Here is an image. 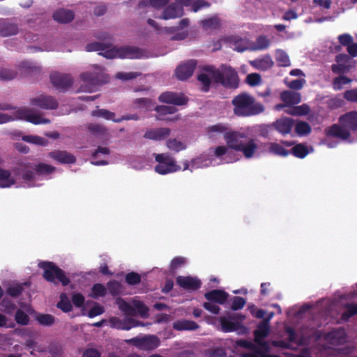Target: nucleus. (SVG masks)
<instances>
[{"label":"nucleus","instance_id":"obj_38","mask_svg":"<svg viewBox=\"0 0 357 357\" xmlns=\"http://www.w3.org/2000/svg\"><path fill=\"white\" fill-rule=\"evenodd\" d=\"M345 311L342 314L341 319L344 321L357 314V303H346L344 305Z\"/></svg>","mask_w":357,"mask_h":357},{"label":"nucleus","instance_id":"obj_42","mask_svg":"<svg viewBox=\"0 0 357 357\" xmlns=\"http://www.w3.org/2000/svg\"><path fill=\"white\" fill-rule=\"evenodd\" d=\"M269 151L275 155L286 157L290 154L289 151L286 150L281 144L273 142L270 144Z\"/></svg>","mask_w":357,"mask_h":357},{"label":"nucleus","instance_id":"obj_63","mask_svg":"<svg viewBox=\"0 0 357 357\" xmlns=\"http://www.w3.org/2000/svg\"><path fill=\"white\" fill-rule=\"evenodd\" d=\"M17 75V73L15 70L6 68L0 69V79L11 80L15 78Z\"/></svg>","mask_w":357,"mask_h":357},{"label":"nucleus","instance_id":"obj_52","mask_svg":"<svg viewBox=\"0 0 357 357\" xmlns=\"http://www.w3.org/2000/svg\"><path fill=\"white\" fill-rule=\"evenodd\" d=\"M15 320L20 325L26 326L29 323L30 318L23 310L18 309L15 314Z\"/></svg>","mask_w":357,"mask_h":357},{"label":"nucleus","instance_id":"obj_12","mask_svg":"<svg viewBox=\"0 0 357 357\" xmlns=\"http://www.w3.org/2000/svg\"><path fill=\"white\" fill-rule=\"evenodd\" d=\"M109 322L112 328L124 331H128L138 326H143L142 323L130 317L122 320L119 317H112L109 319Z\"/></svg>","mask_w":357,"mask_h":357},{"label":"nucleus","instance_id":"obj_31","mask_svg":"<svg viewBox=\"0 0 357 357\" xmlns=\"http://www.w3.org/2000/svg\"><path fill=\"white\" fill-rule=\"evenodd\" d=\"M199 327L195 321L186 319L178 320L173 324V328L176 331H195Z\"/></svg>","mask_w":357,"mask_h":357},{"label":"nucleus","instance_id":"obj_51","mask_svg":"<svg viewBox=\"0 0 357 357\" xmlns=\"http://www.w3.org/2000/svg\"><path fill=\"white\" fill-rule=\"evenodd\" d=\"M250 351L243 354V357H265L268 351H265L260 346L257 344L255 348H252Z\"/></svg>","mask_w":357,"mask_h":357},{"label":"nucleus","instance_id":"obj_56","mask_svg":"<svg viewBox=\"0 0 357 357\" xmlns=\"http://www.w3.org/2000/svg\"><path fill=\"white\" fill-rule=\"evenodd\" d=\"M202 25L204 29H216L220 26V19L217 17H212L202 21Z\"/></svg>","mask_w":357,"mask_h":357},{"label":"nucleus","instance_id":"obj_37","mask_svg":"<svg viewBox=\"0 0 357 357\" xmlns=\"http://www.w3.org/2000/svg\"><path fill=\"white\" fill-rule=\"evenodd\" d=\"M86 127L91 134L96 136H104L107 132V128L100 123H89Z\"/></svg>","mask_w":357,"mask_h":357},{"label":"nucleus","instance_id":"obj_9","mask_svg":"<svg viewBox=\"0 0 357 357\" xmlns=\"http://www.w3.org/2000/svg\"><path fill=\"white\" fill-rule=\"evenodd\" d=\"M52 85L60 91H66L73 84V79L70 75L60 73H52L50 76Z\"/></svg>","mask_w":357,"mask_h":357},{"label":"nucleus","instance_id":"obj_41","mask_svg":"<svg viewBox=\"0 0 357 357\" xmlns=\"http://www.w3.org/2000/svg\"><path fill=\"white\" fill-rule=\"evenodd\" d=\"M91 115L96 117H102L106 120H112L116 122L115 113L105 109H99L91 112Z\"/></svg>","mask_w":357,"mask_h":357},{"label":"nucleus","instance_id":"obj_50","mask_svg":"<svg viewBox=\"0 0 357 357\" xmlns=\"http://www.w3.org/2000/svg\"><path fill=\"white\" fill-rule=\"evenodd\" d=\"M36 320L42 326H50L54 324L55 318L50 314H40L37 316Z\"/></svg>","mask_w":357,"mask_h":357},{"label":"nucleus","instance_id":"obj_40","mask_svg":"<svg viewBox=\"0 0 357 357\" xmlns=\"http://www.w3.org/2000/svg\"><path fill=\"white\" fill-rule=\"evenodd\" d=\"M134 107L135 109H144L146 110H151L153 103L150 98H136L133 101Z\"/></svg>","mask_w":357,"mask_h":357},{"label":"nucleus","instance_id":"obj_58","mask_svg":"<svg viewBox=\"0 0 357 357\" xmlns=\"http://www.w3.org/2000/svg\"><path fill=\"white\" fill-rule=\"evenodd\" d=\"M154 110L160 115H166L174 114L177 109L174 106L158 105L154 108Z\"/></svg>","mask_w":357,"mask_h":357},{"label":"nucleus","instance_id":"obj_11","mask_svg":"<svg viewBox=\"0 0 357 357\" xmlns=\"http://www.w3.org/2000/svg\"><path fill=\"white\" fill-rule=\"evenodd\" d=\"M30 103L43 109H56L59 106L55 98L47 95H40L33 98L31 99Z\"/></svg>","mask_w":357,"mask_h":357},{"label":"nucleus","instance_id":"obj_2","mask_svg":"<svg viewBox=\"0 0 357 357\" xmlns=\"http://www.w3.org/2000/svg\"><path fill=\"white\" fill-rule=\"evenodd\" d=\"M224 139L229 149L241 152L248 159L254 157L258 148L255 139L245 132L229 131L225 134Z\"/></svg>","mask_w":357,"mask_h":357},{"label":"nucleus","instance_id":"obj_45","mask_svg":"<svg viewBox=\"0 0 357 357\" xmlns=\"http://www.w3.org/2000/svg\"><path fill=\"white\" fill-rule=\"evenodd\" d=\"M22 139L27 143L40 145L43 146H46L47 144V141L46 139L37 135H24L22 137Z\"/></svg>","mask_w":357,"mask_h":357},{"label":"nucleus","instance_id":"obj_17","mask_svg":"<svg viewBox=\"0 0 357 357\" xmlns=\"http://www.w3.org/2000/svg\"><path fill=\"white\" fill-rule=\"evenodd\" d=\"M220 323L222 331L225 333L237 331L240 334H244L247 331V328L238 322H235L230 318L221 317L220 318Z\"/></svg>","mask_w":357,"mask_h":357},{"label":"nucleus","instance_id":"obj_49","mask_svg":"<svg viewBox=\"0 0 357 357\" xmlns=\"http://www.w3.org/2000/svg\"><path fill=\"white\" fill-rule=\"evenodd\" d=\"M167 146L168 149L175 152H179L186 149V146L176 139H168L167 141Z\"/></svg>","mask_w":357,"mask_h":357},{"label":"nucleus","instance_id":"obj_10","mask_svg":"<svg viewBox=\"0 0 357 357\" xmlns=\"http://www.w3.org/2000/svg\"><path fill=\"white\" fill-rule=\"evenodd\" d=\"M158 100L161 102L178 106L185 105L188 102V98L183 93H176L172 91L162 93L160 95Z\"/></svg>","mask_w":357,"mask_h":357},{"label":"nucleus","instance_id":"obj_22","mask_svg":"<svg viewBox=\"0 0 357 357\" xmlns=\"http://www.w3.org/2000/svg\"><path fill=\"white\" fill-rule=\"evenodd\" d=\"M229 294L224 290L213 289L204 294L208 301L223 305L227 301Z\"/></svg>","mask_w":357,"mask_h":357},{"label":"nucleus","instance_id":"obj_61","mask_svg":"<svg viewBox=\"0 0 357 357\" xmlns=\"http://www.w3.org/2000/svg\"><path fill=\"white\" fill-rule=\"evenodd\" d=\"M133 305L135 310H137L138 313L142 317H146L149 314V308L145 305L144 303L139 301H133Z\"/></svg>","mask_w":357,"mask_h":357},{"label":"nucleus","instance_id":"obj_26","mask_svg":"<svg viewBox=\"0 0 357 357\" xmlns=\"http://www.w3.org/2000/svg\"><path fill=\"white\" fill-rule=\"evenodd\" d=\"M280 99L288 107L297 105L301 101V94L292 91H284L280 93Z\"/></svg>","mask_w":357,"mask_h":357},{"label":"nucleus","instance_id":"obj_33","mask_svg":"<svg viewBox=\"0 0 357 357\" xmlns=\"http://www.w3.org/2000/svg\"><path fill=\"white\" fill-rule=\"evenodd\" d=\"M271 41L265 35L258 36L256 41L249 48L251 51H260L268 48Z\"/></svg>","mask_w":357,"mask_h":357},{"label":"nucleus","instance_id":"obj_27","mask_svg":"<svg viewBox=\"0 0 357 357\" xmlns=\"http://www.w3.org/2000/svg\"><path fill=\"white\" fill-rule=\"evenodd\" d=\"M228 126L224 123H217L206 128L205 133L209 139H214L218 135L228 132Z\"/></svg>","mask_w":357,"mask_h":357},{"label":"nucleus","instance_id":"obj_44","mask_svg":"<svg viewBox=\"0 0 357 357\" xmlns=\"http://www.w3.org/2000/svg\"><path fill=\"white\" fill-rule=\"evenodd\" d=\"M275 59L278 65L280 66L286 67L291 65L289 57L284 50H277Z\"/></svg>","mask_w":357,"mask_h":357},{"label":"nucleus","instance_id":"obj_15","mask_svg":"<svg viewBox=\"0 0 357 357\" xmlns=\"http://www.w3.org/2000/svg\"><path fill=\"white\" fill-rule=\"evenodd\" d=\"M197 65V62L195 59H191L185 63L179 65L176 70L175 74L179 80H185L191 77Z\"/></svg>","mask_w":357,"mask_h":357},{"label":"nucleus","instance_id":"obj_1","mask_svg":"<svg viewBox=\"0 0 357 357\" xmlns=\"http://www.w3.org/2000/svg\"><path fill=\"white\" fill-rule=\"evenodd\" d=\"M351 131H357V111H350L340 116L338 123L325 128L328 137L347 141L351 138Z\"/></svg>","mask_w":357,"mask_h":357},{"label":"nucleus","instance_id":"obj_53","mask_svg":"<svg viewBox=\"0 0 357 357\" xmlns=\"http://www.w3.org/2000/svg\"><path fill=\"white\" fill-rule=\"evenodd\" d=\"M209 76L208 73H201L197 76V79L202 84V91L204 92L208 91L211 87V81Z\"/></svg>","mask_w":357,"mask_h":357},{"label":"nucleus","instance_id":"obj_28","mask_svg":"<svg viewBox=\"0 0 357 357\" xmlns=\"http://www.w3.org/2000/svg\"><path fill=\"white\" fill-rule=\"evenodd\" d=\"M74 13L68 9H59L53 14V19L59 23H68L73 20Z\"/></svg>","mask_w":357,"mask_h":357},{"label":"nucleus","instance_id":"obj_7","mask_svg":"<svg viewBox=\"0 0 357 357\" xmlns=\"http://www.w3.org/2000/svg\"><path fill=\"white\" fill-rule=\"evenodd\" d=\"M15 118L20 120H26L33 124H46L50 123V121L42 117L38 113L34 112L31 109L22 107L15 112Z\"/></svg>","mask_w":357,"mask_h":357},{"label":"nucleus","instance_id":"obj_35","mask_svg":"<svg viewBox=\"0 0 357 357\" xmlns=\"http://www.w3.org/2000/svg\"><path fill=\"white\" fill-rule=\"evenodd\" d=\"M310 111V107L307 104H303L299 106L289 107L285 109L287 114L291 116H304L307 114Z\"/></svg>","mask_w":357,"mask_h":357},{"label":"nucleus","instance_id":"obj_3","mask_svg":"<svg viewBox=\"0 0 357 357\" xmlns=\"http://www.w3.org/2000/svg\"><path fill=\"white\" fill-rule=\"evenodd\" d=\"M231 103L234 106V113L238 116H255L264 111V105L257 102L253 96L247 93H241L236 96Z\"/></svg>","mask_w":357,"mask_h":357},{"label":"nucleus","instance_id":"obj_21","mask_svg":"<svg viewBox=\"0 0 357 357\" xmlns=\"http://www.w3.org/2000/svg\"><path fill=\"white\" fill-rule=\"evenodd\" d=\"M294 119L288 117H282L273 123L275 130L283 135L289 134L294 125Z\"/></svg>","mask_w":357,"mask_h":357},{"label":"nucleus","instance_id":"obj_43","mask_svg":"<svg viewBox=\"0 0 357 357\" xmlns=\"http://www.w3.org/2000/svg\"><path fill=\"white\" fill-rule=\"evenodd\" d=\"M311 132L310 126L305 121H298L295 124V132L298 136H304Z\"/></svg>","mask_w":357,"mask_h":357},{"label":"nucleus","instance_id":"obj_4","mask_svg":"<svg viewBox=\"0 0 357 357\" xmlns=\"http://www.w3.org/2000/svg\"><path fill=\"white\" fill-rule=\"evenodd\" d=\"M38 267L43 270V276L47 282L57 284L61 282L63 286H67L70 282L69 278L63 270L60 268L54 262L40 261Z\"/></svg>","mask_w":357,"mask_h":357},{"label":"nucleus","instance_id":"obj_39","mask_svg":"<svg viewBox=\"0 0 357 357\" xmlns=\"http://www.w3.org/2000/svg\"><path fill=\"white\" fill-rule=\"evenodd\" d=\"M119 310L126 315L131 316L135 314V308L123 298L119 297L116 301Z\"/></svg>","mask_w":357,"mask_h":357},{"label":"nucleus","instance_id":"obj_13","mask_svg":"<svg viewBox=\"0 0 357 357\" xmlns=\"http://www.w3.org/2000/svg\"><path fill=\"white\" fill-rule=\"evenodd\" d=\"M269 333V325L260 322L257 329L254 331V340L255 342L264 349L265 351H268V344L264 341V339L268 336Z\"/></svg>","mask_w":357,"mask_h":357},{"label":"nucleus","instance_id":"obj_5","mask_svg":"<svg viewBox=\"0 0 357 357\" xmlns=\"http://www.w3.org/2000/svg\"><path fill=\"white\" fill-rule=\"evenodd\" d=\"M107 59H142L144 57V51L134 46H124L121 47H112L109 50L101 53Z\"/></svg>","mask_w":357,"mask_h":357},{"label":"nucleus","instance_id":"obj_19","mask_svg":"<svg viewBox=\"0 0 357 357\" xmlns=\"http://www.w3.org/2000/svg\"><path fill=\"white\" fill-rule=\"evenodd\" d=\"M171 130L168 128H159L147 130L144 134L145 139L161 141L169 136Z\"/></svg>","mask_w":357,"mask_h":357},{"label":"nucleus","instance_id":"obj_36","mask_svg":"<svg viewBox=\"0 0 357 357\" xmlns=\"http://www.w3.org/2000/svg\"><path fill=\"white\" fill-rule=\"evenodd\" d=\"M290 154L298 158H304L310 153L307 146L303 144L294 145L289 151Z\"/></svg>","mask_w":357,"mask_h":357},{"label":"nucleus","instance_id":"obj_20","mask_svg":"<svg viewBox=\"0 0 357 357\" xmlns=\"http://www.w3.org/2000/svg\"><path fill=\"white\" fill-rule=\"evenodd\" d=\"M49 156L61 164H73L76 162L75 156L66 151H51L49 153Z\"/></svg>","mask_w":357,"mask_h":357},{"label":"nucleus","instance_id":"obj_57","mask_svg":"<svg viewBox=\"0 0 357 357\" xmlns=\"http://www.w3.org/2000/svg\"><path fill=\"white\" fill-rule=\"evenodd\" d=\"M0 307L6 313L11 314L15 310L16 305L9 299L3 298L0 303Z\"/></svg>","mask_w":357,"mask_h":357},{"label":"nucleus","instance_id":"obj_62","mask_svg":"<svg viewBox=\"0 0 357 357\" xmlns=\"http://www.w3.org/2000/svg\"><path fill=\"white\" fill-rule=\"evenodd\" d=\"M246 303V301L244 298L241 296H234L231 305V309L234 311H236L242 309Z\"/></svg>","mask_w":357,"mask_h":357},{"label":"nucleus","instance_id":"obj_59","mask_svg":"<svg viewBox=\"0 0 357 357\" xmlns=\"http://www.w3.org/2000/svg\"><path fill=\"white\" fill-rule=\"evenodd\" d=\"M125 280L129 285H136L140 283L141 276L136 272H130L126 275Z\"/></svg>","mask_w":357,"mask_h":357},{"label":"nucleus","instance_id":"obj_8","mask_svg":"<svg viewBox=\"0 0 357 357\" xmlns=\"http://www.w3.org/2000/svg\"><path fill=\"white\" fill-rule=\"evenodd\" d=\"M81 79L90 88L100 86L107 82L108 77L100 68L94 72H84L80 75Z\"/></svg>","mask_w":357,"mask_h":357},{"label":"nucleus","instance_id":"obj_64","mask_svg":"<svg viewBox=\"0 0 357 357\" xmlns=\"http://www.w3.org/2000/svg\"><path fill=\"white\" fill-rule=\"evenodd\" d=\"M351 79L346 76L340 75L333 79V87L335 89H340L342 85L347 84Z\"/></svg>","mask_w":357,"mask_h":357},{"label":"nucleus","instance_id":"obj_54","mask_svg":"<svg viewBox=\"0 0 357 357\" xmlns=\"http://www.w3.org/2000/svg\"><path fill=\"white\" fill-rule=\"evenodd\" d=\"M107 289L111 295L116 296L121 293L122 286L120 282L116 280H112L107 282Z\"/></svg>","mask_w":357,"mask_h":357},{"label":"nucleus","instance_id":"obj_16","mask_svg":"<svg viewBox=\"0 0 357 357\" xmlns=\"http://www.w3.org/2000/svg\"><path fill=\"white\" fill-rule=\"evenodd\" d=\"M221 85L230 89H236L238 87V75L231 67L227 66H224V73Z\"/></svg>","mask_w":357,"mask_h":357},{"label":"nucleus","instance_id":"obj_6","mask_svg":"<svg viewBox=\"0 0 357 357\" xmlns=\"http://www.w3.org/2000/svg\"><path fill=\"white\" fill-rule=\"evenodd\" d=\"M155 160L158 165L155 167V171L162 175L176 172L181 170V167L176 163L174 158L169 154H156Z\"/></svg>","mask_w":357,"mask_h":357},{"label":"nucleus","instance_id":"obj_32","mask_svg":"<svg viewBox=\"0 0 357 357\" xmlns=\"http://www.w3.org/2000/svg\"><path fill=\"white\" fill-rule=\"evenodd\" d=\"M15 183V179L11 176V172L0 167V188H9Z\"/></svg>","mask_w":357,"mask_h":357},{"label":"nucleus","instance_id":"obj_55","mask_svg":"<svg viewBox=\"0 0 357 357\" xmlns=\"http://www.w3.org/2000/svg\"><path fill=\"white\" fill-rule=\"evenodd\" d=\"M160 344V340L155 335H151L145 337L144 349H151L158 347Z\"/></svg>","mask_w":357,"mask_h":357},{"label":"nucleus","instance_id":"obj_24","mask_svg":"<svg viewBox=\"0 0 357 357\" xmlns=\"http://www.w3.org/2000/svg\"><path fill=\"white\" fill-rule=\"evenodd\" d=\"M183 15V8L177 3H172L165 8L160 17L163 20L174 19Z\"/></svg>","mask_w":357,"mask_h":357},{"label":"nucleus","instance_id":"obj_23","mask_svg":"<svg viewBox=\"0 0 357 357\" xmlns=\"http://www.w3.org/2000/svg\"><path fill=\"white\" fill-rule=\"evenodd\" d=\"M250 64L259 70H267L273 66L274 62L269 54H266L261 58L250 61Z\"/></svg>","mask_w":357,"mask_h":357},{"label":"nucleus","instance_id":"obj_29","mask_svg":"<svg viewBox=\"0 0 357 357\" xmlns=\"http://www.w3.org/2000/svg\"><path fill=\"white\" fill-rule=\"evenodd\" d=\"M224 66H225V65H222L219 69L213 66H206L204 67L203 70L208 73L215 83L221 84L224 73Z\"/></svg>","mask_w":357,"mask_h":357},{"label":"nucleus","instance_id":"obj_48","mask_svg":"<svg viewBox=\"0 0 357 357\" xmlns=\"http://www.w3.org/2000/svg\"><path fill=\"white\" fill-rule=\"evenodd\" d=\"M107 294L106 287L100 283H96L93 285L91 288V296L93 298H98V297H103Z\"/></svg>","mask_w":357,"mask_h":357},{"label":"nucleus","instance_id":"obj_34","mask_svg":"<svg viewBox=\"0 0 357 357\" xmlns=\"http://www.w3.org/2000/svg\"><path fill=\"white\" fill-rule=\"evenodd\" d=\"M112 44L111 43H102L99 42H93L91 43H89L86 45L85 49L87 52H98L100 51L99 53L100 55L102 54L101 53L105 52L107 50H109L111 49Z\"/></svg>","mask_w":357,"mask_h":357},{"label":"nucleus","instance_id":"obj_14","mask_svg":"<svg viewBox=\"0 0 357 357\" xmlns=\"http://www.w3.org/2000/svg\"><path fill=\"white\" fill-rule=\"evenodd\" d=\"M347 334L342 328H335L324 335L325 340L333 346L344 344L347 341Z\"/></svg>","mask_w":357,"mask_h":357},{"label":"nucleus","instance_id":"obj_60","mask_svg":"<svg viewBox=\"0 0 357 357\" xmlns=\"http://www.w3.org/2000/svg\"><path fill=\"white\" fill-rule=\"evenodd\" d=\"M20 68L21 70L26 72V73H36L39 71L40 69L38 66L35 65L31 61H22L20 64Z\"/></svg>","mask_w":357,"mask_h":357},{"label":"nucleus","instance_id":"obj_47","mask_svg":"<svg viewBox=\"0 0 357 357\" xmlns=\"http://www.w3.org/2000/svg\"><path fill=\"white\" fill-rule=\"evenodd\" d=\"M27 283L24 284H15L13 285L9 286L6 289V294L10 296L11 297L16 298L19 296L24 290L23 285H26Z\"/></svg>","mask_w":357,"mask_h":357},{"label":"nucleus","instance_id":"obj_25","mask_svg":"<svg viewBox=\"0 0 357 357\" xmlns=\"http://www.w3.org/2000/svg\"><path fill=\"white\" fill-rule=\"evenodd\" d=\"M19 31L18 26L7 20H0V36L8 37L16 35Z\"/></svg>","mask_w":357,"mask_h":357},{"label":"nucleus","instance_id":"obj_46","mask_svg":"<svg viewBox=\"0 0 357 357\" xmlns=\"http://www.w3.org/2000/svg\"><path fill=\"white\" fill-rule=\"evenodd\" d=\"M61 300L56 304V307L61 310L63 312H69L72 310L73 306L70 301L65 294H61Z\"/></svg>","mask_w":357,"mask_h":357},{"label":"nucleus","instance_id":"obj_30","mask_svg":"<svg viewBox=\"0 0 357 357\" xmlns=\"http://www.w3.org/2000/svg\"><path fill=\"white\" fill-rule=\"evenodd\" d=\"M22 166L33 169L38 175H49L53 173L56 169L54 167L43 162L34 165L27 163L22 165Z\"/></svg>","mask_w":357,"mask_h":357},{"label":"nucleus","instance_id":"obj_18","mask_svg":"<svg viewBox=\"0 0 357 357\" xmlns=\"http://www.w3.org/2000/svg\"><path fill=\"white\" fill-rule=\"evenodd\" d=\"M177 284L188 291H196L201 287L202 282L197 278L191 276H178L176 279Z\"/></svg>","mask_w":357,"mask_h":357}]
</instances>
